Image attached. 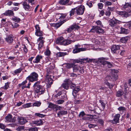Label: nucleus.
Returning a JSON list of instances; mask_svg holds the SVG:
<instances>
[{
  "mask_svg": "<svg viewBox=\"0 0 131 131\" xmlns=\"http://www.w3.org/2000/svg\"><path fill=\"white\" fill-rule=\"evenodd\" d=\"M93 3L91 1L88 2L86 4L88 5L90 7H91L93 6Z\"/></svg>",
  "mask_w": 131,
  "mask_h": 131,
  "instance_id": "obj_56",
  "label": "nucleus"
},
{
  "mask_svg": "<svg viewBox=\"0 0 131 131\" xmlns=\"http://www.w3.org/2000/svg\"><path fill=\"white\" fill-rule=\"evenodd\" d=\"M24 129V127L23 126H20L16 128V130L18 131H21Z\"/></svg>",
  "mask_w": 131,
  "mask_h": 131,
  "instance_id": "obj_55",
  "label": "nucleus"
},
{
  "mask_svg": "<svg viewBox=\"0 0 131 131\" xmlns=\"http://www.w3.org/2000/svg\"><path fill=\"white\" fill-rule=\"evenodd\" d=\"M81 46L79 44L76 45L75 46V48L73 49V52L74 53H76L80 52V51H85L86 49L84 48H81L79 47Z\"/></svg>",
  "mask_w": 131,
  "mask_h": 131,
  "instance_id": "obj_3",
  "label": "nucleus"
},
{
  "mask_svg": "<svg viewBox=\"0 0 131 131\" xmlns=\"http://www.w3.org/2000/svg\"><path fill=\"white\" fill-rule=\"evenodd\" d=\"M118 110L119 111H125V107H120L118 108Z\"/></svg>",
  "mask_w": 131,
  "mask_h": 131,
  "instance_id": "obj_62",
  "label": "nucleus"
},
{
  "mask_svg": "<svg viewBox=\"0 0 131 131\" xmlns=\"http://www.w3.org/2000/svg\"><path fill=\"white\" fill-rule=\"evenodd\" d=\"M95 23L98 26H99L102 27L103 26L101 21L100 20H98L96 21Z\"/></svg>",
  "mask_w": 131,
  "mask_h": 131,
  "instance_id": "obj_47",
  "label": "nucleus"
},
{
  "mask_svg": "<svg viewBox=\"0 0 131 131\" xmlns=\"http://www.w3.org/2000/svg\"><path fill=\"white\" fill-rule=\"evenodd\" d=\"M12 26L13 28H17L19 26V25L17 23H14L12 24Z\"/></svg>",
  "mask_w": 131,
  "mask_h": 131,
  "instance_id": "obj_50",
  "label": "nucleus"
},
{
  "mask_svg": "<svg viewBox=\"0 0 131 131\" xmlns=\"http://www.w3.org/2000/svg\"><path fill=\"white\" fill-rule=\"evenodd\" d=\"M34 88L35 89V93H37L39 94H43L44 92V89L41 86Z\"/></svg>",
  "mask_w": 131,
  "mask_h": 131,
  "instance_id": "obj_12",
  "label": "nucleus"
},
{
  "mask_svg": "<svg viewBox=\"0 0 131 131\" xmlns=\"http://www.w3.org/2000/svg\"><path fill=\"white\" fill-rule=\"evenodd\" d=\"M76 9V8H75L72 9L71 10L70 12V16H71L74 15L75 12V10Z\"/></svg>",
  "mask_w": 131,
  "mask_h": 131,
  "instance_id": "obj_41",
  "label": "nucleus"
},
{
  "mask_svg": "<svg viewBox=\"0 0 131 131\" xmlns=\"http://www.w3.org/2000/svg\"><path fill=\"white\" fill-rule=\"evenodd\" d=\"M90 31L93 32H96L99 34H103L104 32V31L102 29L96 26H93Z\"/></svg>",
  "mask_w": 131,
  "mask_h": 131,
  "instance_id": "obj_2",
  "label": "nucleus"
},
{
  "mask_svg": "<svg viewBox=\"0 0 131 131\" xmlns=\"http://www.w3.org/2000/svg\"><path fill=\"white\" fill-rule=\"evenodd\" d=\"M12 19L15 22H19L20 20V18L15 16L13 17H12Z\"/></svg>",
  "mask_w": 131,
  "mask_h": 131,
  "instance_id": "obj_35",
  "label": "nucleus"
},
{
  "mask_svg": "<svg viewBox=\"0 0 131 131\" xmlns=\"http://www.w3.org/2000/svg\"><path fill=\"white\" fill-rule=\"evenodd\" d=\"M43 43V42H39L38 46V49L39 50H40L42 47Z\"/></svg>",
  "mask_w": 131,
  "mask_h": 131,
  "instance_id": "obj_46",
  "label": "nucleus"
},
{
  "mask_svg": "<svg viewBox=\"0 0 131 131\" xmlns=\"http://www.w3.org/2000/svg\"><path fill=\"white\" fill-rule=\"evenodd\" d=\"M120 116V115L119 114H117L116 115L114 116L113 119V121L114 122H113V123H118Z\"/></svg>",
  "mask_w": 131,
  "mask_h": 131,
  "instance_id": "obj_20",
  "label": "nucleus"
},
{
  "mask_svg": "<svg viewBox=\"0 0 131 131\" xmlns=\"http://www.w3.org/2000/svg\"><path fill=\"white\" fill-rule=\"evenodd\" d=\"M119 28L121 30V33L127 34L129 32V30L127 29L123 28H120L119 27Z\"/></svg>",
  "mask_w": 131,
  "mask_h": 131,
  "instance_id": "obj_30",
  "label": "nucleus"
},
{
  "mask_svg": "<svg viewBox=\"0 0 131 131\" xmlns=\"http://www.w3.org/2000/svg\"><path fill=\"white\" fill-rule=\"evenodd\" d=\"M64 102L63 100H59L57 101V103L58 104H61Z\"/></svg>",
  "mask_w": 131,
  "mask_h": 131,
  "instance_id": "obj_61",
  "label": "nucleus"
},
{
  "mask_svg": "<svg viewBox=\"0 0 131 131\" xmlns=\"http://www.w3.org/2000/svg\"><path fill=\"white\" fill-rule=\"evenodd\" d=\"M6 122H8L12 123L15 121V119L14 118H12V115L9 114L5 118Z\"/></svg>",
  "mask_w": 131,
  "mask_h": 131,
  "instance_id": "obj_13",
  "label": "nucleus"
},
{
  "mask_svg": "<svg viewBox=\"0 0 131 131\" xmlns=\"http://www.w3.org/2000/svg\"><path fill=\"white\" fill-rule=\"evenodd\" d=\"M46 56H47L48 57L49 56V48H47L46 50L44 52Z\"/></svg>",
  "mask_w": 131,
  "mask_h": 131,
  "instance_id": "obj_53",
  "label": "nucleus"
},
{
  "mask_svg": "<svg viewBox=\"0 0 131 131\" xmlns=\"http://www.w3.org/2000/svg\"><path fill=\"white\" fill-rule=\"evenodd\" d=\"M85 114L84 111H82L80 112L78 116L80 118H82V119L83 120H85L86 118L85 117H83Z\"/></svg>",
  "mask_w": 131,
  "mask_h": 131,
  "instance_id": "obj_31",
  "label": "nucleus"
},
{
  "mask_svg": "<svg viewBox=\"0 0 131 131\" xmlns=\"http://www.w3.org/2000/svg\"><path fill=\"white\" fill-rule=\"evenodd\" d=\"M43 123L42 120L40 119L39 120L35 121L33 122V123L36 124L37 126L41 125Z\"/></svg>",
  "mask_w": 131,
  "mask_h": 131,
  "instance_id": "obj_26",
  "label": "nucleus"
},
{
  "mask_svg": "<svg viewBox=\"0 0 131 131\" xmlns=\"http://www.w3.org/2000/svg\"><path fill=\"white\" fill-rule=\"evenodd\" d=\"M105 5L110 6L112 5V3L110 1H106L104 3Z\"/></svg>",
  "mask_w": 131,
  "mask_h": 131,
  "instance_id": "obj_58",
  "label": "nucleus"
},
{
  "mask_svg": "<svg viewBox=\"0 0 131 131\" xmlns=\"http://www.w3.org/2000/svg\"><path fill=\"white\" fill-rule=\"evenodd\" d=\"M38 129L36 127L30 128L29 129V131H38Z\"/></svg>",
  "mask_w": 131,
  "mask_h": 131,
  "instance_id": "obj_54",
  "label": "nucleus"
},
{
  "mask_svg": "<svg viewBox=\"0 0 131 131\" xmlns=\"http://www.w3.org/2000/svg\"><path fill=\"white\" fill-rule=\"evenodd\" d=\"M98 60L103 65L107 66L108 68L112 67V64L110 62L105 61L104 58H100L98 59Z\"/></svg>",
  "mask_w": 131,
  "mask_h": 131,
  "instance_id": "obj_4",
  "label": "nucleus"
},
{
  "mask_svg": "<svg viewBox=\"0 0 131 131\" xmlns=\"http://www.w3.org/2000/svg\"><path fill=\"white\" fill-rule=\"evenodd\" d=\"M72 41L70 40H63L62 45L66 46L70 44L72 42Z\"/></svg>",
  "mask_w": 131,
  "mask_h": 131,
  "instance_id": "obj_25",
  "label": "nucleus"
},
{
  "mask_svg": "<svg viewBox=\"0 0 131 131\" xmlns=\"http://www.w3.org/2000/svg\"><path fill=\"white\" fill-rule=\"evenodd\" d=\"M38 75L37 73L33 72L27 78L26 80H28L30 82H33L38 80Z\"/></svg>",
  "mask_w": 131,
  "mask_h": 131,
  "instance_id": "obj_1",
  "label": "nucleus"
},
{
  "mask_svg": "<svg viewBox=\"0 0 131 131\" xmlns=\"http://www.w3.org/2000/svg\"><path fill=\"white\" fill-rule=\"evenodd\" d=\"M40 82L39 81H37L35 82L34 84L33 87L34 88H36V87H39L41 86V85H39Z\"/></svg>",
  "mask_w": 131,
  "mask_h": 131,
  "instance_id": "obj_48",
  "label": "nucleus"
},
{
  "mask_svg": "<svg viewBox=\"0 0 131 131\" xmlns=\"http://www.w3.org/2000/svg\"><path fill=\"white\" fill-rule=\"evenodd\" d=\"M96 126L95 124H90L88 125V127L90 128H94Z\"/></svg>",
  "mask_w": 131,
  "mask_h": 131,
  "instance_id": "obj_63",
  "label": "nucleus"
},
{
  "mask_svg": "<svg viewBox=\"0 0 131 131\" xmlns=\"http://www.w3.org/2000/svg\"><path fill=\"white\" fill-rule=\"evenodd\" d=\"M23 7L25 10L27 11H30L32 10L34 8L33 6H31L26 2H24L22 3Z\"/></svg>",
  "mask_w": 131,
  "mask_h": 131,
  "instance_id": "obj_5",
  "label": "nucleus"
},
{
  "mask_svg": "<svg viewBox=\"0 0 131 131\" xmlns=\"http://www.w3.org/2000/svg\"><path fill=\"white\" fill-rule=\"evenodd\" d=\"M22 70V69L20 68H19L15 70L14 72L15 74L20 73Z\"/></svg>",
  "mask_w": 131,
  "mask_h": 131,
  "instance_id": "obj_45",
  "label": "nucleus"
},
{
  "mask_svg": "<svg viewBox=\"0 0 131 131\" xmlns=\"http://www.w3.org/2000/svg\"><path fill=\"white\" fill-rule=\"evenodd\" d=\"M126 27H128L129 29L131 28V22H127L124 25Z\"/></svg>",
  "mask_w": 131,
  "mask_h": 131,
  "instance_id": "obj_39",
  "label": "nucleus"
},
{
  "mask_svg": "<svg viewBox=\"0 0 131 131\" xmlns=\"http://www.w3.org/2000/svg\"><path fill=\"white\" fill-rule=\"evenodd\" d=\"M41 103L39 102H36L32 104V106H33L38 107L40 105Z\"/></svg>",
  "mask_w": 131,
  "mask_h": 131,
  "instance_id": "obj_40",
  "label": "nucleus"
},
{
  "mask_svg": "<svg viewBox=\"0 0 131 131\" xmlns=\"http://www.w3.org/2000/svg\"><path fill=\"white\" fill-rule=\"evenodd\" d=\"M5 127L6 126L4 124L2 123H0V128L2 129H4L5 128Z\"/></svg>",
  "mask_w": 131,
  "mask_h": 131,
  "instance_id": "obj_64",
  "label": "nucleus"
},
{
  "mask_svg": "<svg viewBox=\"0 0 131 131\" xmlns=\"http://www.w3.org/2000/svg\"><path fill=\"white\" fill-rule=\"evenodd\" d=\"M65 83L62 84V86L65 89L68 90L69 87L71 83V81L69 79L66 80L65 81Z\"/></svg>",
  "mask_w": 131,
  "mask_h": 131,
  "instance_id": "obj_10",
  "label": "nucleus"
},
{
  "mask_svg": "<svg viewBox=\"0 0 131 131\" xmlns=\"http://www.w3.org/2000/svg\"><path fill=\"white\" fill-rule=\"evenodd\" d=\"M127 88H124V91L123 90H119L116 93V95L117 97L121 96L123 94L126 95V93Z\"/></svg>",
  "mask_w": 131,
  "mask_h": 131,
  "instance_id": "obj_14",
  "label": "nucleus"
},
{
  "mask_svg": "<svg viewBox=\"0 0 131 131\" xmlns=\"http://www.w3.org/2000/svg\"><path fill=\"white\" fill-rule=\"evenodd\" d=\"M67 113V111L63 110H62L61 111L58 112L57 115L59 117H60V115H64L66 114Z\"/></svg>",
  "mask_w": 131,
  "mask_h": 131,
  "instance_id": "obj_29",
  "label": "nucleus"
},
{
  "mask_svg": "<svg viewBox=\"0 0 131 131\" xmlns=\"http://www.w3.org/2000/svg\"><path fill=\"white\" fill-rule=\"evenodd\" d=\"M80 66L74 64L73 67V71L74 72H77L79 71Z\"/></svg>",
  "mask_w": 131,
  "mask_h": 131,
  "instance_id": "obj_28",
  "label": "nucleus"
},
{
  "mask_svg": "<svg viewBox=\"0 0 131 131\" xmlns=\"http://www.w3.org/2000/svg\"><path fill=\"white\" fill-rule=\"evenodd\" d=\"M50 25L51 26L55 27H56L58 28L60 27L61 25V24L60 23H50Z\"/></svg>",
  "mask_w": 131,
  "mask_h": 131,
  "instance_id": "obj_34",
  "label": "nucleus"
},
{
  "mask_svg": "<svg viewBox=\"0 0 131 131\" xmlns=\"http://www.w3.org/2000/svg\"><path fill=\"white\" fill-rule=\"evenodd\" d=\"M129 11H117L116 13L117 14L121 16L122 17L126 18L129 16V15L128 14Z\"/></svg>",
  "mask_w": 131,
  "mask_h": 131,
  "instance_id": "obj_7",
  "label": "nucleus"
},
{
  "mask_svg": "<svg viewBox=\"0 0 131 131\" xmlns=\"http://www.w3.org/2000/svg\"><path fill=\"white\" fill-rule=\"evenodd\" d=\"M66 54V52H59L57 53V57H60L63 56Z\"/></svg>",
  "mask_w": 131,
  "mask_h": 131,
  "instance_id": "obj_36",
  "label": "nucleus"
},
{
  "mask_svg": "<svg viewBox=\"0 0 131 131\" xmlns=\"http://www.w3.org/2000/svg\"><path fill=\"white\" fill-rule=\"evenodd\" d=\"M121 21L114 18V20H111L109 21V24L112 27H116L117 24L121 23Z\"/></svg>",
  "mask_w": 131,
  "mask_h": 131,
  "instance_id": "obj_8",
  "label": "nucleus"
},
{
  "mask_svg": "<svg viewBox=\"0 0 131 131\" xmlns=\"http://www.w3.org/2000/svg\"><path fill=\"white\" fill-rule=\"evenodd\" d=\"M84 67H83L80 66V68L79 69V72L80 73H83L84 72Z\"/></svg>",
  "mask_w": 131,
  "mask_h": 131,
  "instance_id": "obj_49",
  "label": "nucleus"
},
{
  "mask_svg": "<svg viewBox=\"0 0 131 131\" xmlns=\"http://www.w3.org/2000/svg\"><path fill=\"white\" fill-rule=\"evenodd\" d=\"M120 46L119 45H114L112 47L111 50L112 52L116 54H118L119 53V50L120 49Z\"/></svg>",
  "mask_w": 131,
  "mask_h": 131,
  "instance_id": "obj_11",
  "label": "nucleus"
},
{
  "mask_svg": "<svg viewBox=\"0 0 131 131\" xmlns=\"http://www.w3.org/2000/svg\"><path fill=\"white\" fill-rule=\"evenodd\" d=\"M79 28V26L75 24H73L68 28L67 31L68 32H71L72 30L78 29Z\"/></svg>",
  "mask_w": 131,
  "mask_h": 131,
  "instance_id": "obj_17",
  "label": "nucleus"
},
{
  "mask_svg": "<svg viewBox=\"0 0 131 131\" xmlns=\"http://www.w3.org/2000/svg\"><path fill=\"white\" fill-rule=\"evenodd\" d=\"M43 57L41 55H38L36 57L35 60L33 61L34 63H39L40 60Z\"/></svg>",
  "mask_w": 131,
  "mask_h": 131,
  "instance_id": "obj_21",
  "label": "nucleus"
},
{
  "mask_svg": "<svg viewBox=\"0 0 131 131\" xmlns=\"http://www.w3.org/2000/svg\"><path fill=\"white\" fill-rule=\"evenodd\" d=\"M128 37H125L122 38L120 40V41L123 43H125L128 40Z\"/></svg>",
  "mask_w": 131,
  "mask_h": 131,
  "instance_id": "obj_32",
  "label": "nucleus"
},
{
  "mask_svg": "<svg viewBox=\"0 0 131 131\" xmlns=\"http://www.w3.org/2000/svg\"><path fill=\"white\" fill-rule=\"evenodd\" d=\"M35 0H28V3H30L31 6L34 5L35 4Z\"/></svg>",
  "mask_w": 131,
  "mask_h": 131,
  "instance_id": "obj_57",
  "label": "nucleus"
},
{
  "mask_svg": "<svg viewBox=\"0 0 131 131\" xmlns=\"http://www.w3.org/2000/svg\"><path fill=\"white\" fill-rule=\"evenodd\" d=\"M80 89L78 87H76L73 90V92L72 94L73 96L74 97V98H75V96L76 94L79 91H80Z\"/></svg>",
  "mask_w": 131,
  "mask_h": 131,
  "instance_id": "obj_23",
  "label": "nucleus"
},
{
  "mask_svg": "<svg viewBox=\"0 0 131 131\" xmlns=\"http://www.w3.org/2000/svg\"><path fill=\"white\" fill-rule=\"evenodd\" d=\"M45 39V38L43 37H39L38 39L37 40V41H40V42H44V40Z\"/></svg>",
  "mask_w": 131,
  "mask_h": 131,
  "instance_id": "obj_51",
  "label": "nucleus"
},
{
  "mask_svg": "<svg viewBox=\"0 0 131 131\" xmlns=\"http://www.w3.org/2000/svg\"><path fill=\"white\" fill-rule=\"evenodd\" d=\"M66 15L60 14H56L55 17L57 20H61L65 18Z\"/></svg>",
  "mask_w": 131,
  "mask_h": 131,
  "instance_id": "obj_15",
  "label": "nucleus"
},
{
  "mask_svg": "<svg viewBox=\"0 0 131 131\" xmlns=\"http://www.w3.org/2000/svg\"><path fill=\"white\" fill-rule=\"evenodd\" d=\"M63 109V108L59 106L56 105L54 111H57V110H59L60 111H61Z\"/></svg>",
  "mask_w": 131,
  "mask_h": 131,
  "instance_id": "obj_44",
  "label": "nucleus"
},
{
  "mask_svg": "<svg viewBox=\"0 0 131 131\" xmlns=\"http://www.w3.org/2000/svg\"><path fill=\"white\" fill-rule=\"evenodd\" d=\"M63 40V38L62 37H60L57 39L56 41V43L58 45H62Z\"/></svg>",
  "mask_w": 131,
  "mask_h": 131,
  "instance_id": "obj_24",
  "label": "nucleus"
},
{
  "mask_svg": "<svg viewBox=\"0 0 131 131\" xmlns=\"http://www.w3.org/2000/svg\"><path fill=\"white\" fill-rule=\"evenodd\" d=\"M56 107V105H54L52 103H50V108L53 109L54 111L55 108Z\"/></svg>",
  "mask_w": 131,
  "mask_h": 131,
  "instance_id": "obj_42",
  "label": "nucleus"
},
{
  "mask_svg": "<svg viewBox=\"0 0 131 131\" xmlns=\"http://www.w3.org/2000/svg\"><path fill=\"white\" fill-rule=\"evenodd\" d=\"M123 9H125L129 11L128 9L131 7V4L128 3H126L124 5H122V6Z\"/></svg>",
  "mask_w": 131,
  "mask_h": 131,
  "instance_id": "obj_19",
  "label": "nucleus"
},
{
  "mask_svg": "<svg viewBox=\"0 0 131 131\" xmlns=\"http://www.w3.org/2000/svg\"><path fill=\"white\" fill-rule=\"evenodd\" d=\"M35 115L37 117L41 118L44 117L46 115L43 114H40L39 113H36L35 114Z\"/></svg>",
  "mask_w": 131,
  "mask_h": 131,
  "instance_id": "obj_38",
  "label": "nucleus"
},
{
  "mask_svg": "<svg viewBox=\"0 0 131 131\" xmlns=\"http://www.w3.org/2000/svg\"><path fill=\"white\" fill-rule=\"evenodd\" d=\"M31 103H27L23 105V107L24 108H28L31 107Z\"/></svg>",
  "mask_w": 131,
  "mask_h": 131,
  "instance_id": "obj_43",
  "label": "nucleus"
},
{
  "mask_svg": "<svg viewBox=\"0 0 131 131\" xmlns=\"http://www.w3.org/2000/svg\"><path fill=\"white\" fill-rule=\"evenodd\" d=\"M74 64L72 63H68L66 67L68 68H70L72 67L73 68Z\"/></svg>",
  "mask_w": 131,
  "mask_h": 131,
  "instance_id": "obj_52",
  "label": "nucleus"
},
{
  "mask_svg": "<svg viewBox=\"0 0 131 131\" xmlns=\"http://www.w3.org/2000/svg\"><path fill=\"white\" fill-rule=\"evenodd\" d=\"M13 36L9 35L6 38V40L8 42L11 43L13 41Z\"/></svg>",
  "mask_w": 131,
  "mask_h": 131,
  "instance_id": "obj_27",
  "label": "nucleus"
},
{
  "mask_svg": "<svg viewBox=\"0 0 131 131\" xmlns=\"http://www.w3.org/2000/svg\"><path fill=\"white\" fill-rule=\"evenodd\" d=\"M35 35L38 36H41L42 35V32L40 30L35 32Z\"/></svg>",
  "mask_w": 131,
  "mask_h": 131,
  "instance_id": "obj_37",
  "label": "nucleus"
},
{
  "mask_svg": "<svg viewBox=\"0 0 131 131\" xmlns=\"http://www.w3.org/2000/svg\"><path fill=\"white\" fill-rule=\"evenodd\" d=\"M35 32H37L38 31H39L40 30V28L39 26V25H36L35 27Z\"/></svg>",
  "mask_w": 131,
  "mask_h": 131,
  "instance_id": "obj_59",
  "label": "nucleus"
},
{
  "mask_svg": "<svg viewBox=\"0 0 131 131\" xmlns=\"http://www.w3.org/2000/svg\"><path fill=\"white\" fill-rule=\"evenodd\" d=\"M27 82V81L26 80L23 82L21 83L18 84V85L19 87H21L22 89H23L26 88H29L31 84L29 83H28V85L26 86L25 84Z\"/></svg>",
  "mask_w": 131,
  "mask_h": 131,
  "instance_id": "obj_9",
  "label": "nucleus"
},
{
  "mask_svg": "<svg viewBox=\"0 0 131 131\" xmlns=\"http://www.w3.org/2000/svg\"><path fill=\"white\" fill-rule=\"evenodd\" d=\"M47 74L45 80V82L47 84V86L48 87L49 86V70L47 69Z\"/></svg>",
  "mask_w": 131,
  "mask_h": 131,
  "instance_id": "obj_16",
  "label": "nucleus"
},
{
  "mask_svg": "<svg viewBox=\"0 0 131 131\" xmlns=\"http://www.w3.org/2000/svg\"><path fill=\"white\" fill-rule=\"evenodd\" d=\"M76 12L77 14L78 15H82L85 9V7L84 6L80 5L79 7L75 8Z\"/></svg>",
  "mask_w": 131,
  "mask_h": 131,
  "instance_id": "obj_6",
  "label": "nucleus"
},
{
  "mask_svg": "<svg viewBox=\"0 0 131 131\" xmlns=\"http://www.w3.org/2000/svg\"><path fill=\"white\" fill-rule=\"evenodd\" d=\"M69 0H60L59 2V3L62 5H65L69 2Z\"/></svg>",
  "mask_w": 131,
  "mask_h": 131,
  "instance_id": "obj_33",
  "label": "nucleus"
},
{
  "mask_svg": "<svg viewBox=\"0 0 131 131\" xmlns=\"http://www.w3.org/2000/svg\"><path fill=\"white\" fill-rule=\"evenodd\" d=\"M18 122L20 124L23 125L27 122L26 118L24 117H20L18 118Z\"/></svg>",
  "mask_w": 131,
  "mask_h": 131,
  "instance_id": "obj_18",
  "label": "nucleus"
},
{
  "mask_svg": "<svg viewBox=\"0 0 131 131\" xmlns=\"http://www.w3.org/2000/svg\"><path fill=\"white\" fill-rule=\"evenodd\" d=\"M4 14L5 15L11 16L14 15V13L13 11L10 10H8L6 11Z\"/></svg>",
  "mask_w": 131,
  "mask_h": 131,
  "instance_id": "obj_22",
  "label": "nucleus"
},
{
  "mask_svg": "<svg viewBox=\"0 0 131 131\" xmlns=\"http://www.w3.org/2000/svg\"><path fill=\"white\" fill-rule=\"evenodd\" d=\"M98 6L99 8L100 9H102L103 7V4L101 3H99L98 4Z\"/></svg>",
  "mask_w": 131,
  "mask_h": 131,
  "instance_id": "obj_60",
  "label": "nucleus"
}]
</instances>
